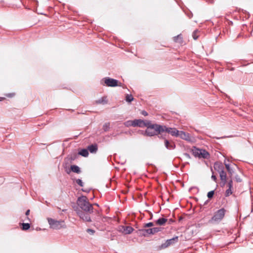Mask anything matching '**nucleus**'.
<instances>
[{
    "label": "nucleus",
    "mask_w": 253,
    "mask_h": 253,
    "mask_svg": "<svg viewBox=\"0 0 253 253\" xmlns=\"http://www.w3.org/2000/svg\"><path fill=\"white\" fill-rule=\"evenodd\" d=\"M148 123L149 124L147 125L146 130L144 131H141V133L143 135L151 137L159 134L161 135V136L163 135L164 125L152 124L150 121H149Z\"/></svg>",
    "instance_id": "nucleus-1"
},
{
    "label": "nucleus",
    "mask_w": 253,
    "mask_h": 253,
    "mask_svg": "<svg viewBox=\"0 0 253 253\" xmlns=\"http://www.w3.org/2000/svg\"><path fill=\"white\" fill-rule=\"evenodd\" d=\"M77 203L82 211H93L92 205L88 201L86 196H82L78 198Z\"/></svg>",
    "instance_id": "nucleus-2"
},
{
    "label": "nucleus",
    "mask_w": 253,
    "mask_h": 253,
    "mask_svg": "<svg viewBox=\"0 0 253 253\" xmlns=\"http://www.w3.org/2000/svg\"><path fill=\"white\" fill-rule=\"evenodd\" d=\"M225 212L226 210L224 208L217 210L214 213L210 222L211 223L220 222L224 218Z\"/></svg>",
    "instance_id": "nucleus-3"
},
{
    "label": "nucleus",
    "mask_w": 253,
    "mask_h": 253,
    "mask_svg": "<svg viewBox=\"0 0 253 253\" xmlns=\"http://www.w3.org/2000/svg\"><path fill=\"white\" fill-rule=\"evenodd\" d=\"M47 219L50 228L53 229H59L65 227L64 221L63 220H56L50 218Z\"/></svg>",
    "instance_id": "nucleus-4"
},
{
    "label": "nucleus",
    "mask_w": 253,
    "mask_h": 253,
    "mask_svg": "<svg viewBox=\"0 0 253 253\" xmlns=\"http://www.w3.org/2000/svg\"><path fill=\"white\" fill-rule=\"evenodd\" d=\"M92 212L87 211H82L80 210L77 211V213L81 219L85 222H89L92 221L90 214Z\"/></svg>",
    "instance_id": "nucleus-5"
},
{
    "label": "nucleus",
    "mask_w": 253,
    "mask_h": 253,
    "mask_svg": "<svg viewBox=\"0 0 253 253\" xmlns=\"http://www.w3.org/2000/svg\"><path fill=\"white\" fill-rule=\"evenodd\" d=\"M102 81H104V84L107 86L115 87L117 86H121L120 84H118V81L114 79L110 78L109 77H106L102 79Z\"/></svg>",
    "instance_id": "nucleus-6"
},
{
    "label": "nucleus",
    "mask_w": 253,
    "mask_h": 253,
    "mask_svg": "<svg viewBox=\"0 0 253 253\" xmlns=\"http://www.w3.org/2000/svg\"><path fill=\"white\" fill-rule=\"evenodd\" d=\"M178 241V237H174L171 239L166 240L164 243H163L160 246H159V248L160 250L166 249L169 247V246L173 245L175 243H177Z\"/></svg>",
    "instance_id": "nucleus-7"
},
{
    "label": "nucleus",
    "mask_w": 253,
    "mask_h": 253,
    "mask_svg": "<svg viewBox=\"0 0 253 253\" xmlns=\"http://www.w3.org/2000/svg\"><path fill=\"white\" fill-rule=\"evenodd\" d=\"M160 138H162L164 139V144L165 146L167 149L169 150H173L175 148V143L172 140H169L165 138L163 135H162L160 136H159Z\"/></svg>",
    "instance_id": "nucleus-8"
},
{
    "label": "nucleus",
    "mask_w": 253,
    "mask_h": 253,
    "mask_svg": "<svg viewBox=\"0 0 253 253\" xmlns=\"http://www.w3.org/2000/svg\"><path fill=\"white\" fill-rule=\"evenodd\" d=\"M168 132L170 134L173 136L178 137L179 134V131L176 128H172L170 127H167L164 126V132Z\"/></svg>",
    "instance_id": "nucleus-9"
},
{
    "label": "nucleus",
    "mask_w": 253,
    "mask_h": 253,
    "mask_svg": "<svg viewBox=\"0 0 253 253\" xmlns=\"http://www.w3.org/2000/svg\"><path fill=\"white\" fill-rule=\"evenodd\" d=\"M149 120H142L141 119H135L134 120V127L135 126H139L140 127H146L147 125L149 124L148 123Z\"/></svg>",
    "instance_id": "nucleus-10"
},
{
    "label": "nucleus",
    "mask_w": 253,
    "mask_h": 253,
    "mask_svg": "<svg viewBox=\"0 0 253 253\" xmlns=\"http://www.w3.org/2000/svg\"><path fill=\"white\" fill-rule=\"evenodd\" d=\"M219 174L220 179L221 181V186H224L227 183V175L226 173L224 171V169L218 172Z\"/></svg>",
    "instance_id": "nucleus-11"
},
{
    "label": "nucleus",
    "mask_w": 253,
    "mask_h": 253,
    "mask_svg": "<svg viewBox=\"0 0 253 253\" xmlns=\"http://www.w3.org/2000/svg\"><path fill=\"white\" fill-rule=\"evenodd\" d=\"M213 167L215 170L217 171V172H219L222 169H224V166L220 162H215Z\"/></svg>",
    "instance_id": "nucleus-12"
},
{
    "label": "nucleus",
    "mask_w": 253,
    "mask_h": 253,
    "mask_svg": "<svg viewBox=\"0 0 253 253\" xmlns=\"http://www.w3.org/2000/svg\"><path fill=\"white\" fill-rule=\"evenodd\" d=\"M178 136H179L181 139L185 140H190V136L189 133L183 131H179V134L178 135Z\"/></svg>",
    "instance_id": "nucleus-13"
},
{
    "label": "nucleus",
    "mask_w": 253,
    "mask_h": 253,
    "mask_svg": "<svg viewBox=\"0 0 253 253\" xmlns=\"http://www.w3.org/2000/svg\"><path fill=\"white\" fill-rule=\"evenodd\" d=\"M97 149L98 147L96 144H91L87 147L88 151H89L91 153H96Z\"/></svg>",
    "instance_id": "nucleus-14"
},
{
    "label": "nucleus",
    "mask_w": 253,
    "mask_h": 253,
    "mask_svg": "<svg viewBox=\"0 0 253 253\" xmlns=\"http://www.w3.org/2000/svg\"><path fill=\"white\" fill-rule=\"evenodd\" d=\"M140 231L144 236H147L149 235H152L151 228L142 229L140 230Z\"/></svg>",
    "instance_id": "nucleus-15"
},
{
    "label": "nucleus",
    "mask_w": 253,
    "mask_h": 253,
    "mask_svg": "<svg viewBox=\"0 0 253 253\" xmlns=\"http://www.w3.org/2000/svg\"><path fill=\"white\" fill-rule=\"evenodd\" d=\"M123 228H124L123 232L126 234H129L133 232V231L134 230V229L132 227L128 226H124Z\"/></svg>",
    "instance_id": "nucleus-16"
},
{
    "label": "nucleus",
    "mask_w": 253,
    "mask_h": 253,
    "mask_svg": "<svg viewBox=\"0 0 253 253\" xmlns=\"http://www.w3.org/2000/svg\"><path fill=\"white\" fill-rule=\"evenodd\" d=\"M209 153L204 149H201V152L200 153V157L203 158H208L209 156Z\"/></svg>",
    "instance_id": "nucleus-17"
},
{
    "label": "nucleus",
    "mask_w": 253,
    "mask_h": 253,
    "mask_svg": "<svg viewBox=\"0 0 253 253\" xmlns=\"http://www.w3.org/2000/svg\"><path fill=\"white\" fill-rule=\"evenodd\" d=\"M192 154L195 157H200V153L201 152V149H198L196 148L195 147H194L193 149H192Z\"/></svg>",
    "instance_id": "nucleus-18"
},
{
    "label": "nucleus",
    "mask_w": 253,
    "mask_h": 253,
    "mask_svg": "<svg viewBox=\"0 0 253 253\" xmlns=\"http://www.w3.org/2000/svg\"><path fill=\"white\" fill-rule=\"evenodd\" d=\"M71 169L73 172L76 173H80L81 172L80 168L76 165H72L71 166Z\"/></svg>",
    "instance_id": "nucleus-19"
},
{
    "label": "nucleus",
    "mask_w": 253,
    "mask_h": 253,
    "mask_svg": "<svg viewBox=\"0 0 253 253\" xmlns=\"http://www.w3.org/2000/svg\"><path fill=\"white\" fill-rule=\"evenodd\" d=\"M168 219L165 218H160L156 221L157 224L159 225H164L167 221Z\"/></svg>",
    "instance_id": "nucleus-20"
},
{
    "label": "nucleus",
    "mask_w": 253,
    "mask_h": 253,
    "mask_svg": "<svg viewBox=\"0 0 253 253\" xmlns=\"http://www.w3.org/2000/svg\"><path fill=\"white\" fill-rule=\"evenodd\" d=\"M78 155H80L83 157H86L88 155V150L86 149H83L79 152Z\"/></svg>",
    "instance_id": "nucleus-21"
},
{
    "label": "nucleus",
    "mask_w": 253,
    "mask_h": 253,
    "mask_svg": "<svg viewBox=\"0 0 253 253\" xmlns=\"http://www.w3.org/2000/svg\"><path fill=\"white\" fill-rule=\"evenodd\" d=\"M182 37L181 34L177 35V36H175L173 37V41L176 42H178L179 43H182L183 40H182Z\"/></svg>",
    "instance_id": "nucleus-22"
},
{
    "label": "nucleus",
    "mask_w": 253,
    "mask_h": 253,
    "mask_svg": "<svg viewBox=\"0 0 253 253\" xmlns=\"http://www.w3.org/2000/svg\"><path fill=\"white\" fill-rule=\"evenodd\" d=\"M96 104H106L107 103V100L106 99V97H102L101 98L98 99L96 101Z\"/></svg>",
    "instance_id": "nucleus-23"
},
{
    "label": "nucleus",
    "mask_w": 253,
    "mask_h": 253,
    "mask_svg": "<svg viewBox=\"0 0 253 253\" xmlns=\"http://www.w3.org/2000/svg\"><path fill=\"white\" fill-rule=\"evenodd\" d=\"M133 122H134V120H133V121H131V120L127 121L125 122L124 125L126 127H129V126H132L134 127V124Z\"/></svg>",
    "instance_id": "nucleus-24"
},
{
    "label": "nucleus",
    "mask_w": 253,
    "mask_h": 253,
    "mask_svg": "<svg viewBox=\"0 0 253 253\" xmlns=\"http://www.w3.org/2000/svg\"><path fill=\"white\" fill-rule=\"evenodd\" d=\"M225 167L229 173V174L231 175V176L232 175L233 173V169L230 168V165L228 164H225Z\"/></svg>",
    "instance_id": "nucleus-25"
},
{
    "label": "nucleus",
    "mask_w": 253,
    "mask_h": 253,
    "mask_svg": "<svg viewBox=\"0 0 253 253\" xmlns=\"http://www.w3.org/2000/svg\"><path fill=\"white\" fill-rule=\"evenodd\" d=\"M151 229H152V235H153L156 233H158V232L161 231L162 230V228L161 227H154V228H151Z\"/></svg>",
    "instance_id": "nucleus-26"
},
{
    "label": "nucleus",
    "mask_w": 253,
    "mask_h": 253,
    "mask_svg": "<svg viewBox=\"0 0 253 253\" xmlns=\"http://www.w3.org/2000/svg\"><path fill=\"white\" fill-rule=\"evenodd\" d=\"M134 99L133 96L131 94H126V100L127 102H131Z\"/></svg>",
    "instance_id": "nucleus-27"
},
{
    "label": "nucleus",
    "mask_w": 253,
    "mask_h": 253,
    "mask_svg": "<svg viewBox=\"0 0 253 253\" xmlns=\"http://www.w3.org/2000/svg\"><path fill=\"white\" fill-rule=\"evenodd\" d=\"M30 227V224L28 223L22 224V229L24 230H28Z\"/></svg>",
    "instance_id": "nucleus-28"
},
{
    "label": "nucleus",
    "mask_w": 253,
    "mask_h": 253,
    "mask_svg": "<svg viewBox=\"0 0 253 253\" xmlns=\"http://www.w3.org/2000/svg\"><path fill=\"white\" fill-rule=\"evenodd\" d=\"M110 128V124L109 123H105L103 126V129L105 131H107Z\"/></svg>",
    "instance_id": "nucleus-29"
},
{
    "label": "nucleus",
    "mask_w": 253,
    "mask_h": 253,
    "mask_svg": "<svg viewBox=\"0 0 253 253\" xmlns=\"http://www.w3.org/2000/svg\"><path fill=\"white\" fill-rule=\"evenodd\" d=\"M232 188H228V189L226 190L225 194L226 197H228L232 194Z\"/></svg>",
    "instance_id": "nucleus-30"
},
{
    "label": "nucleus",
    "mask_w": 253,
    "mask_h": 253,
    "mask_svg": "<svg viewBox=\"0 0 253 253\" xmlns=\"http://www.w3.org/2000/svg\"><path fill=\"white\" fill-rule=\"evenodd\" d=\"M214 194V190L211 191L208 193L207 196L209 199H211L213 197Z\"/></svg>",
    "instance_id": "nucleus-31"
},
{
    "label": "nucleus",
    "mask_w": 253,
    "mask_h": 253,
    "mask_svg": "<svg viewBox=\"0 0 253 253\" xmlns=\"http://www.w3.org/2000/svg\"><path fill=\"white\" fill-rule=\"evenodd\" d=\"M198 31L195 30L192 34V37L195 40H196L198 38V35H197Z\"/></svg>",
    "instance_id": "nucleus-32"
},
{
    "label": "nucleus",
    "mask_w": 253,
    "mask_h": 253,
    "mask_svg": "<svg viewBox=\"0 0 253 253\" xmlns=\"http://www.w3.org/2000/svg\"><path fill=\"white\" fill-rule=\"evenodd\" d=\"M76 183L79 185L80 186L83 187L84 186V183L82 181V180L80 179H76Z\"/></svg>",
    "instance_id": "nucleus-33"
},
{
    "label": "nucleus",
    "mask_w": 253,
    "mask_h": 253,
    "mask_svg": "<svg viewBox=\"0 0 253 253\" xmlns=\"http://www.w3.org/2000/svg\"><path fill=\"white\" fill-rule=\"evenodd\" d=\"M227 186L229 188H233V181L232 179H230L228 182H227Z\"/></svg>",
    "instance_id": "nucleus-34"
},
{
    "label": "nucleus",
    "mask_w": 253,
    "mask_h": 253,
    "mask_svg": "<svg viewBox=\"0 0 253 253\" xmlns=\"http://www.w3.org/2000/svg\"><path fill=\"white\" fill-rule=\"evenodd\" d=\"M78 157V154H74L73 155H72L70 158V161L72 162V161H74L75 160H76L77 159Z\"/></svg>",
    "instance_id": "nucleus-35"
},
{
    "label": "nucleus",
    "mask_w": 253,
    "mask_h": 253,
    "mask_svg": "<svg viewBox=\"0 0 253 253\" xmlns=\"http://www.w3.org/2000/svg\"><path fill=\"white\" fill-rule=\"evenodd\" d=\"M153 225H154V224L153 222H149V223L145 224L144 225V228L150 227L153 226Z\"/></svg>",
    "instance_id": "nucleus-36"
},
{
    "label": "nucleus",
    "mask_w": 253,
    "mask_h": 253,
    "mask_svg": "<svg viewBox=\"0 0 253 253\" xmlns=\"http://www.w3.org/2000/svg\"><path fill=\"white\" fill-rule=\"evenodd\" d=\"M86 232L90 235H93L95 233V230L92 229H87Z\"/></svg>",
    "instance_id": "nucleus-37"
},
{
    "label": "nucleus",
    "mask_w": 253,
    "mask_h": 253,
    "mask_svg": "<svg viewBox=\"0 0 253 253\" xmlns=\"http://www.w3.org/2000/svg\"><path fill=\"white\" fill-rule=\"evenodd\" d=\"M211 170L212 171V169H211ZM212 174L211 175V179L214 181L216 182V179H217L216 176L215 175L213 174V171H212Z\"/></svg>",
    "instance_id": "nucleus-38"
},
{
    "label": "nucleus",
    "mask_w": 253,
    "mask_h": 253,
    "mask_svg": "<svg viewBox=\"0 0 253 253\" xmlns=\"http://www.w3.org/2000/svg\"><path fill=\"white\" fill-rule=\"evenodd\" d=\"M235 179L237 182H241L242 181V179L238 175L235 177Z\"/></svg>",
    "instance_id": "nucleus-39"
},
{
    "label": "nucleus",
    "mask_w": 253,
    "mask_h": 253,
    "mask_svg": "<svg viewBox=\"0 0 253 253\" xmlns=\"http://www.w3.org/2000/svg\"><path fill=\"white\" fill-rule=\"evenodd\" d=\"M183 155L188 159H191V157L188 153H184Z\"/></svg>",
    "instance_id": "nucleus-40"
},
{
    "label": "nucleus",
    "mask_w": 253,
    "mask_h": 253,
    "mask_svg": "<svg viewBox=\"0 0 253 253\" xmlns=\"http://www.w3.org/2000/svg\"><path fill=\"white\" fill-rule=\"evenodd\" d=\"M141 114L144 116H147L148 115V113L146 111L143 110L141 112Z\"/></svg>",
    "instance_id": "nucleus-41"
},
{
    "label": "nucleus",
    "mask_w": 253,
    "mask_h": 253,
    "mask_svg": "<svg viewBox=\"0 0 253 253\" xmlns=\"http://www.w3.org/2000/svg\"><path fill=\"white\" fill-rule=\"evenodd\" d=\"M30 210H28L25 213L26 215L28 216L30 213Z\"/></svg>",
    "instance_id": "nucleus-42"
},
{
    "label": "nucleus",
    "mask_w": 253,
    "mask_h": 253,
    "mask_svg": "<svg viewBox=\"0 0 253 253\" xmlns=\"http://www.w3.org/2000/svg\"><path fill=\"white\" fill-rule=\"evenodd\" d=\"M4 99V98L3 97H0V101H2Z\"/></svg>",
    "instance_id": "nucleus-43"
},
{
    "label": "nucleus",
    "mask_w": 253,
    "mask_h": 253,
    "mask_svg": "<svg viewBox=\"0 0 253 253\" xmlns=\"http://www.w3.org/2000/svg\"><path fill=\"white\" fill-rule=\"evenodd\" d=\"M208 203V201L207 200V201H206L205 202V203H204V205H206V204H207Z\"/></svg>",
    "instance_id": "nucleus-44"
},
{
    "label": "nucleus",
    "mask_w": 253,
    "mask_h": 253,
    "mask_svg": "<svg viewBox=\"0 0 253 253\" xmlns=\"http://www.w3.org/2000/svg\"><path fill=\"white\" fill-rule=\"evenodd\" d=\"M173 222V220L171 219H169V222Z\"/></svg>",
    "instance_id": "nucleus-45"
},
{
    "label": "nucleus",
    "mask_w": 253,
    "mask_h": 253,
    "mask_svg": "<svg viewBox=\"0 0 253 253\" xmlns=\"http://www.w3.org/2000/svg\"><path fill=\"white\" fill-rule=\"evenodd\" d=\"M82 190H83V191H84V192H88V191H87V190H86L82 189Z\"/></svg>",
    "instance_id": "nucleus-46"
},
{
    "label": "nucleus",
    "mask_w": 253,
    "mask_h": 253,
    "mask_svg": "<svg viewBox=\"0 0 253 253\" xmlns=\"http://www.w3.org/2000/svg\"><path fill=\"white\" fill-rule=\"evenodd\" d=\"M249 63H247V64L244 65L243 66H246V65H249Z\"/></svg>",
    "instance_id": "nucleus-47"
},
{
    "label": "nucleus",
    "mask_w": 253,
    "mask_h": 253,
    "mask_svg": "<svg viewBox=\"0 0 253 253\" xmlns=\"http://www.w3.org/2000/svg\"><path fill=\"white\" fill-rule=\"evenodd\" d=\"M62 211H66V210H63Z\"/></svg>",
    "instance_id": "nucleus-48"
},
{
    "label": "nucleus",
    "mask_w": 253,
    "mask_h": 253,
    "mask_svg": "<svg viewBox=\"0 0 253 253\" xmlns=\"http://www.w3.org/2000/svg\"><path fill=\"white\" fill-rule=\"evenodd\" d=\"M95 205L96 206H98V205L97 204H95Z\"/></svg>",
    "instance_id": "nucleus-49"
}]
</instances>
